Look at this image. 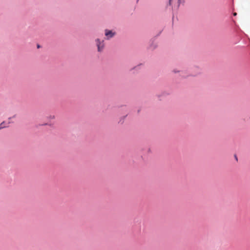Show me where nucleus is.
Instances as JSON below:
<instances>
[{
    "instance_id": "6",
    "label": "nucleus",
    "mask_w": 250,
    "mask_h": 250,
    "mask_svg": "<svg viewBox=\"0 0 250 250\" xmlns=\"http://www.w3.org/2000/svg\"><path fill=\"white\" fill-rule=\"evenodd\" d=\"M171 0H169V2H170Z\"/></svg>"
},
{
    "instance_id": "3",
    "label": "nucleus",
    "mask_w": 250,
    "mask_h": 250,
    "mask_svg": "<svg viewBox=\"0 0 250 250\" xmlns=\"http://www.w3.org/2000/svg\"><path fill=\"white\" fill-rule=\"evenodd\" d=\"M5 127H6V126L5 125V122H3L0 125V129Z\"/></svg>"
},
{
    "instance_id": "5",
    "label": "nucleus",
    "mask_w": 250,
    "mask_h": 250,
    "mask_svg": "<svg viewBox=\"0 0 250 250\" xmlns=\"http://www.w3.org/2000/svg\"><path fill=\"white\" fill-rule=\"evenodd\" d=\"M181 1V0H178V2L180 3Z\"/></svg>"
},
{
    "instance_id": "2",
    "label": "nucleus",
    "mask_w": 250,
    "mask_h": 250,
    "mask_svg": "<svg viewBox=\"0 0 250 250\" xmlns=\"http://www.w3.org/2000/svg\"><path fill=\"white\" fill-rule=\"evenodd\" d=\"M105 35L108 38H111L114 36V33H113L111 31L106 30Z\"/></svg>"
},
{
    "instance_id": "1",
    "label": "nucleus",
    "mask_w": 250,
    "mask_h": 250,
    "mask_svg": "<svg viewBox=\"0 0 250 250\" xmlns=\"http://www.w3.org/2000/svg\"><path fill=\"white\" fill-rule=\"evenodd\" d=\"M96 42L98 51L100 52L102 51L104 47V41L101 42L100 40L98 39L96 40Z\"/></svg>"
},
{
    "instance_id": "4",
    "label": "nucleus",
    "mask_w": 250,
    "mask_h": 250,
    "mask_svg": "<svg viewBox=\"0 0 250 250\" xmlns=\"http://www.w3.org/2000/svg\"><path fill=\"white\" fill-rule=\"evenodd\" d=\"M236 15H237L236 13H233V15H234V16H236Z\"/></svg>"
}]
</instances>
